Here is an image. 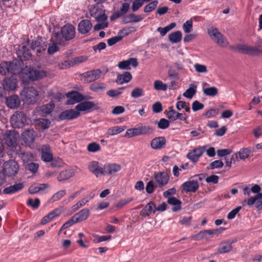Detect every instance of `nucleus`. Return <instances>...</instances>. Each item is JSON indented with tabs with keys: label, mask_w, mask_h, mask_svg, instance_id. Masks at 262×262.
Masks as SVG:
<instances>
[{
	"label": "nucleus",
	"mask_w": 262,
	"mask_h": 262,
	"mask_svg": "<svg viewBox=\"0 0 262 262\" xmlns=\"http://www.w3.org/2000/svg\"><path fill=\"white\" fill-rule=\"evenodd\" d=\"M10 122L13 128H21L27 123V117L23 112H16L10 118Z\"/></svg>",
	"instance_id": "obj_6"
},
{
	"label": "nucleus",
	"mask_w": 262,
	"mask_h": 262,
	"mask_svg": "<svg viewBox=\"0 0 262 262\" xmlns=\"http://www.w3.org/2000/svg\"><path fill=\"white\" fill-rule=\"evenodd\" d=\"M192 19L187 20L185 23L183 25V29L185 33H190L192 29Z\"/></svg>",
	"instance_id": "obj_55"
},
{
	"label": "nucleus",
	"mask_w": 262,
	"mask_h": 262,
	"mask_svg": "<svg viewBox=\"0 0 262 262\" xmlns=\"http://www.w3.org/2000/svg\"><path fill=\"white\" fill-rule=\"evenodd\" d=\"M66 96L69 98L67 101L66 104H73L77 102H81L83 100H87L92 99L91 96H84L76 91H72L68 93Z\"/></svg>",
	"instance_id": "obj_9"
},
{
	"label": "nucleus",
	"mask_w": 262,
	"mask_h": 262,
	"mask_svg": "<svg viewBox=\"0 0 262 262\" xmlns=\"http://www.w3.org/2000/svg\"><path fill=\"white\" fill-rule=\"evenodd\" d=\"M123 38L122 36H116L113 37L107 40V43L108 46H112L116 44L117 42L121 41Z\"/></svg>",
	"instance_id": "obj_62"
},
{
	"label": "nucleus",
	"mask_w": 262,
	"mask_h": 262,
	"mask_svg": "<svg viewBox=\"0 0 262 262\" xmlns=\"http://www.w3.org/2000/svg\"><path fill=\"white\" fill-rule=\"evenodd\" d=\"M80 113L76 110L70 109L61 112L59 115L60 120H70L76 119L80 116Z\"/></svg>",
	"instance_id": "obj_16"
},
{
	"label": "nucleus",
	"mask_w": 262,
	"mask_h": 262,
	"mask_svg": "<svg viewBox=\"0 0 262 262\" xmlns=\"http://www.w3.org/2000/svg\"><path fill=\"white\" fill-rule=\"evenodd\" d=\"M101 71L99 69H95L88 71L80 75L83 79L84 82L89 83L98 79L101 75Z\"/></svg>",
	"instance_id": "obj_11"
},
{
	"label": "nucleus",
	"mask_w": 262,
	"mask_h": 262,
	"mask_svg": "<svg viewBox=\"0 0 262 262\" xmlns=\"http://www.w3.org/2000/svg\"><path fill=\"white\" fill-rule=\"evenodd\" d=\"M60 214V211L59 209H55L47 215L45 216L41 220L40 224L41 225H45L47 223L51 222L54 217L58 216Z\"/></svg>",
	"instance_id": "obj_34"
},
{
	"label": "nucleus",
	"mask_w": 262,
	"mask_h": 262,
	"mask_svg": "<svg viewBox=\"0 0 262 262\" xmlns=\"http://www.w3.org/2000/svg\"><path fill=\"white\" fill-rule=\"evenodd\" d=\"M18 58L19 59L27 60L29 59L31 56V54L29 49L26 46H23L16 52Z\"/></svg>",
	"instance_id": "obj_28"
},
{
	"label": "nucleus",
	"mask_w": 262,
	"mask_h": 262,
	"mask_svg": "<svg viewBox=\"0 0 262 262\" xmlns=\"http://www.w3.org/2000/svg\"><path fill=\"white\" fill-rule=\"evenodd\" d=\"M90 211L88 209L84 208L76 213L74 216L76 222L78 223L82 222L87 219L90 215Z\"/></svg>",
	"instance_id": "obj_33"
},
{
	"label": "nucleus",
	"mask_w": 262,
	"mask_h": 262,
	"mask_svg": "<svg viewBox=\"0 0 262 262\" xmlns=\"http://www.w3.org/2000/svg\"><path fill=\"white\" fill-rule=\"evenodd\" d=\"M40 203V200L38 198H29L26 202L28 206L33 210H36L38 208Z\"/></svg>",
	"instance_id": "obj_37"
},
{
	"label": "nucleus",
	"mask_w": 262,
	"mask_h": 262,
	"mask_svg": "<svg viewBox=\"0 0 262 262\" xmlns=\"http://www.w3.org/2000/svg\"><path fill=\"white\" fill-rule=\"evenodd\" d=\"M3 89L4 91H12L14 90L17 85L16 79L13 76L9 78H6L3 82Z\"/></svg>",
	"instance_id": "obj_19"
},
{
	"label": "nucleus",
	"mask_w": 262,
	"mask_h": 262,
	"mask_svg": "<svg viewBox=\"0 0 262 262\" xmlns=\"http://www.w3.org/2000/svg\"><path fill=\"white\" fill-rule=\"evenodd\" d=\"M124 87L119 88L118 90H111L106 92L107 95L110 97H117L122 93Z\"/></svg>",
	"instance_id": "obj_57"
},
{
	"label": "nucleus",
	"mask_w": 262,
	"mask_h": 262,
	"mask_svg": "<svg viewBox=\"0 0 262 262\" xmlns=\"http://www.w3.org/2000/svg\"><path fill=\"white\" fill-rule=\"evenodd\" d=\"M154 87L156 90L158 91H166L167 89V85L166 84L163 83L161 80H156L154 83Z\"/></svg>",
	"instance_id": "obj_45"
},
{
	"label": "nucleus",
	"mask_w": 262,
	"mask_h": 262,
	"mask_svg": "<svg viewBox=\"0 0 262 262\" xmlns=\"http://www.w3.org/2000/svg\"><path fill=\"white\" fill-rule=\"evenodd\" d=\"M224 164L221 160H215L209 164L207 166L208 169H214L223 167Z\"/></svg>",
	"instance_id": "obj_47"
},
{
	"label": "nucleus",
	"mask_w": 262,
	"mask_h": 262,
	"mask_svg": "<svg viewBox=\"0 0 262 262\" xmlns=\"http://www.w3.org/2000/svg\"><path fill=\"white\" fill-rule=\"evenodd\" d=\"M196 85L190 84L189 88L183 93V96L187 98H192L196 93Z\"/></svg>",
	"instance_id": "obj_41"
},
{
	"label": "nucleus",
	"mask_w": 262,
	"mask_h": 262,
	"mask_svg": "<svg viewBox=\"0 0 262 262\" xmlns=\"http://www.w3.org/2000/svg\"><path fill=\"white\" fill-rule=\"evenodd\" d=\"M208 33L214 41L220 46L226 47L228 45V41L217 28L211 27L208 29Z\"/></svg>",
	"instance_id": "obj_4"
},
{
	"label": "nucleus",
	"mask_w": 262,
	"mask_h": 262,
	"mask_svg": "<svg viewBox=\"0 0 262 262\" xmlns=\"http://www.w3.org/2000/svg\"><path fill=\"white\" fill-rule=\"evenodd\" d=\"M166 145V139L164 137H158L154 138L150 142V146L152 149L159 150L164 148Z\"/></svg>",
	"instance_id": "obj_21"
},
{
	"label": "nucleus",
	"mask_w": 262,
	"mask_h": 262,
	"mask_svg": "<svg viewBox=\"0 0 262 262\" xmlns=\"http://www.w3.org/2000/svg\"><path fill=\"white\" fill-rule=\"evenodd\" d=\"M131 96L133 98H137L144 95V91L140 88H135L131 92Z\"/></svg>",
	"instance_id": "obj_54"
},
{
	"label": "nucleus",
	"mask_w": 262,
	"mask_h": 262,
	"mask_svg": "<svg viewBox=\"0 0 262 262\" xmlns=\"http://www.w3.org/2000/svg\"><path fill=\"white\" fill-rule=\"evenodd\" d=\"M93 108L94 110L99 109V107L97 106L94 102L92 101H85L84 102H81L75 107V110L79 112H89L90 110Z\"/></svg>",
	"instance_id": "obj_15"
},
{
	"label": "nucleus",
	"mask_w": 262,
	"mask_h": 262,
	"mask_svg": "<svg viewBox=\"0 0 262 262\" xmlns=\"http://www.w3.org/2000/svg\"><path fill=\"white\" fill-rule=\"evenodd\" d=\"M204 94L208 96H214L218 94V90L216 88L212 86L203 89Z\"/></svg>",
	"instance_id": "obj_43"
},
{
	"label": "nucleus",
	"mask_w": 262,
	"mask_h": 262,
	"mask_svg": "<svg viewBox=\"0 0 262 262\" xmlns=\"http://www.w3.org/2000/svg\"><path fill=\"white\" fill-rule=\"evenodd\" d=\"M19 170V166L17 163L13 160H10L5 162L3 166V171L8 177L15 176Z\"/></svg>",
	"instance_id": "obj_8"
},
{
	"label": "nucleus",
	"mask_w": 262,
	"mask_h": 262,
	"mask_svg": "<svg viewBox=\"0 0 262 262\" xmlns=\"http://www.w3.org/2000/svg\"><path fill=\"white\" fill-rule=\"evenodd\" d=\"M89 202V200L86 199V198H83L81 200H80L78 202H77L76 204L73 205L71 208V211L72 212H75L77 211L79 208L83 206L87 202Z\"/></svg>",
	"instance_id": "obj_49"
},
{
	"label": "nucleus",
	"mask_w": 262,
	"mask_h": 262,
	"mask_svg": "<svg viewBox=\"0 0 262 262\" xmlns=\"http://www.w3.org/2000/svg\"><path fill=\"white\" fill-rule=\"evenodd\" d=\"M35 139V132L33 129H26L21 134L23 144L27 146H29L33 144Z\"/></svg>",
	"instance_id": "obj_12"
},
{
	"label": "nucleus",
	"mask_w": 262,
	"mask_h": 262,
	"mask_svg": "<svg viewBox=\"0 0 262 262\" xmlns=\"http://www.w3.org/2000/svg\"><path fill=\"white\" fill-rule=\"evenodd\" d=\"M241 206H237L235 208L230 211L227 215V219L228 220L233 219L238 212L241 210Z\"/></svg>",
	"instance_id": "obj_58"
},
{
	"label": "nucleus",
	"mask_w": 262,
	"mask_h": 262,
	"mask_svg": "<svg viewBox=\"0 0 262 262\" xmlns=\"http://www.w3.org/2000/svg\"><path fill=\"white\" fill-rule=\"evenodd\" d=\"M75 223H77V222H76V220H75L74 217L72 216L62 226V227L60 228V230H63L64 229H67Z\"/></svg>",
	"instance_id": "obj_60"
},
{
	"label": "nucleus",
	"mask_w": 262,
	"mask_h": 262,
	"mask_svg": "<svg viewBox=\"0 0 262 262\" xmlns=\"http://www.w3.org/2000/svg\"><path fill=\"white\" fill-rule=\"evenodd\" d=\"M153 129L149 126H140L128 129L126 130L125 137L130 138L134 136L145 135L152 132Z\"/></svg>",
	"instance_id": "obj_7"
},
{
	"label": "nucleus",
	"mask_w": 262,
	"mask_h": 262,
	"mask_svg": "<svg viewBox=\"0 0 262 262\" xmlns=\"http://www.w3.org/2000/svg\"><path fill=\"white\" fill-rule=\"evenodd\" d=\"M9 69L8 62H2L0 64V74L2 75H6L7 73H10Z\"/></svg>",
	"instance_id": "obj_48"
},
{
	"label": "nucleus",
	"mask_w": 262,
	"mask_h": 262,
	"mask_svg": "<svg viewBox=\"0 0 262 262\" xmlns=\"http://www.w3.org/2000/svg\"><path fill=\"white\" fill-rule=\"evenodd\" d=\"M48 187L47 184H40L38 185H32L29 188V192L31 194L38 193L43 195L46 192V189Z\"/></svg>",
	"instance_id": "obj_23"
},
{
	"label": "nucleus",
	"mask_w": 262,
	"mask_h": 262,
	"mask_svg": "<svg viewBox=\"0 0 262 262\" xmlns=\"http://www.w3.org/2000/svg\"><path fill=\"white\" fill-rule=\"evenodd\" d=\"M10 73L13 75L21 74L22 75L24 69V62L21 59H14L12 61L8 62Z\"/></svg>",
	"instance_id": "obj_10"
},
{
	"label": "nucleus",
	"mask_w": 262,
	"mask_h": 262,
	"mask_svg": "<svg viewBox=\"0 0 262 262\" xmlns=\"http://www.w3.org/2000/svg\"><path fill=\"white\" fill-rule=\"evenodd\" d=\"M86 149L89 152H96L100 150L101 147L99 144L94 142L89 143Z\"/></svg>",
	"instance_id": "obj_44"
},
{
	"label": "nucleus",
	"mask_w": 262,
	"mask_h": 262,
	"mask_svg": "<svg viewBox=\"0 0 262 262\" xmlns=\"http://www.w3.org/2000/svg\"><path fill=\"white\" fill-rule=\"evenodd\" d=\"M170 110L167 112L166 113V116L167 118L170 120L174 121L176 120V117L178 113V112H176L174 110H173L172 108H169Z\"/></svg>",
	"instance_id": "obj_61"
},
{
	"label": "nucleus",
	"mask_w": 262,
	"mask_h": 262,
	"mask_svg": "<svg viewBox=\"0 0 262 262\" xmlns=\"http://www.w3.org/2000/svg\"><path fill=\"white\" fill-rule=\"evenodd\" d=\"M167 203L173 206L171 208L173 212L178 211L181 209L182 202L176 198H168Z\"/></svg>",
	"instance_id": "obj_36"
},
{
	"label": "nucleus",
	"mask_w": 262,
	"mask_h": 262,
	"mask_svg": "<svg viewBox=\"0 0 262 262\" xmlns=\"http://www.w3.org/2000/svg\"><path fill=\"white\" fill-rule=\"evenodd\" d=\"M217 230H204L200 231L198 234L192 236L191 238L196 240L208 239L209 238V235L215 234L217 232Z\"/></svg>",
	"instance_id": "obj_27"
},
{
	"label": "nucleus",
	"mask_w": 262,
	"mask_h": 262,
	"mask_svg": "<svg viewBox=\"0 0 262 262\" xmlns=\"http://www.w3.org/2000/svg\"><path fill=\"white\" fill-rule=\"evenodd\" d=\"M54 108V104L52 103H48L46 105H43L41 107V111L46 115L50 114Z\"/></svg>",
	"instance_id": "obj_56"
},
{
	"label": "nucleus",
	"mask_w": 262,
	"mask_h": 262,
	"mask_svg": "<svg viewBox=\"0 0 262 262\" xmlns=\"http://www.w3.org/2000/svg\"><path fill=\"white\" fill-rule=\"evenodd\" d=\"M129 8V4L128 3H123L119 10H118L113 13V14L110 17V19L111 20H115L116 19L124 15L128 12Z\"/></svg>",
	"instance_id": "obj_24"
},
{
	"label": "nucleus",
	"mask_w": 262,
	"mask_h": 262,
	"mask_svg": "<svg viewBox=\"0 0 262 262\" xmlns=\"http://www.w3.org/2000/svg\"><path fill=\"white\" fill-rule=\"evenodd\" d=\"M106 89L105 84L103 83L95 82L91 84L90 89L94 92H100Z\"/></svg>",
	"instance_id": "obj_40"
},
{
	"label": "nucleus",
	"mask_w": 262,
	"mask_h": 262,
	"mask_svg": "<svg viewBox=\"0 0 262 262\" xmlns=\"http://www.w3.org/2000/svg\"><path fill=\"white\" fill-rule=\"evenodd\" d=\"M154 178L159 187L166 185L169 180V174L165 171L155 172Z\"/></svg>",
	"instance_id": "obj_13"
},
{
	"label": "nucleus",
	"mask_w": 262,
	"mask_h": 262,
	"mask_svg": "<svg viewBox=\"0 0 262 262\" xmlns=\"http://www.w3.org/2000/svg\"><path fill=\"white\" fill-rule=\"evenodd\" d=\"M250 152H251V149L250 148H244L241 149L238 152H237V154L239 156L240 159L244 160V159L248 158L249 154Z\"/></svg>",
	"instance_id": "obj_46"
},
{
	"label": "nucleus",
	"mask_w": 262,
	"mask_h": 262,
	"mask_svg": "<svg viewBox=\"0 0 262 262\" xmlns=\"http://www.w3.org/2000/svg\"><path fill=\"white\" fill-rule=\"evenodd\" d=\"M158 4V2L157 1H154L150 2L148 5L145 6L144 11L145 13H148L152 11V10L156 9V8L157 7Z\"/></svg>",
	"instance_id": "obj_52"
},
{
	"label": "nucleus",
	"mask_w": 262,
	"mask_h": 262,
	"mask_svg": "<svg viewBox=\"0 0 262 262\" xmlns=\"http://www.w3.org/2000/svg\"><path fill=\"white\" fill-rule=\"evenodd\" d=\"M130 66L136 68L138 66L137 59L136 58H130L126 60H123L119 62L118 67L122 70H130Z\"/></svg>",
	"instance_id": "obj_18"
},
{
	"label": "nucleus",
	"mask_w": 262,
	"mask_h": 262,
	"mask_svg": "<svg viewBox=\"0 0 262 262\" xmlns=\"http://www.w3.org/2000/svg\"><path fill=\"white\" fill-rule=\"evenodd\" d=\"M90 13L91 16L95 18L97 22L105 21L107 19L103 6L101 4H97L94 6L90 10Z\"/></svg>",
	"instance_id": "obj_5"
},
{
	"label": "nucleus",
	"mask_w": 262,
	"mask_h": 262,
	"mask_svg": "<svg viewBox=\"0 0 262 262\" xmlns=\"http://www.w3.org/2000/svg\"><path fill=\"white\" fill-rule=\"evenodd\" d=\"M168 39L172 43H178L182 39V33L177 31L169 34Z\"/></svg>",
	"instance_id": "obj_39"
},
{
	"label": "nucleus",
	"mask_w": 262,
	"mask_h": 262,
	"mask_svg": "<svg viewBox=\"0 0 262 262\" xmlns=\"http://www.w3.org/2000/svg\"><path fill=\"white\" fill-rule=\"evenodd\" d=\"M179 72L174 67L170 66L168 71V75L171 80H178L179 79Z\"/></svg>",
	"instance_id": "obj_42"
},
{
	"label": "nucleus",
	"mask_w": 262,
	"mask_h": 262,
	"mask_svg": "<svg viewBox=\"0 0 262 262\" xmlns=\"http://www.w3.org/2000/svg\"><path fill=\"white\" fill-rule=\"evenodd\" d=\"M92 24L90 20L84 19L80 21L78 26V30L81 34H86L91 29Z\"/></svg>",
	"instance_id": "obj_25"
},
{
	"label": "nucleus",
	"mask_w": 262,
	"mask_h": 262,
	"mask_svg": "<svg viewBox=\"0 0 262 262\" xmlns=\"http://www.w3.org/2000/svg\"><path fill=\"white\" fill-rule=\"evenodd\" d=\"M46 76V72L43 70H35L32 68L26 67L21 75L23 82L28 83L30 81H33L41 79Z\"/></svg>",
	"instance_id": "obj_2"
},
{
	"label": "nucleus",
	"mask_w": 262,
	"mask_h": 262,
	"mask_svg": "<svg viewBox=\"0 0 262 262\" xmlns=\"http://www.w3.org/2000/svg\"><path fill=\"white\" fill-rule=\"evenodd\" d=\"M124 130V128L122 127L115 126L111 127L107 130V134L110 136H113L118 134Z\"/></svg>",
	"instance_id": "obj_51"
},
{
	"label": "nucleus",
	"mask_w": 262,
	"mask_h": 262,
	"mask_svg": "<svg viewBox=\"0 0 262 262\" xmlns=\"http://www.w3.org/2000/svg\"><path fill=\"white\" fill-rule=\"evenodd\" d=\"M24 187V185L22 183H15L5 188L3 192L6 194H11L21 190Z\"/></svg>",
	"instance_id": "obj_31"
},
{
	"label": "nucleus",
	"mask_w": 262,
	"mask_h": 262,
	"mask_svg": "<svg viewBox=\"0 0 262 262\" xmlns=\"http://www.w3.org/2000/svg\"><path fill=\"white\" fill-rule=\"evenodd\" d=\"M132 78V74L129 72H125L123 74H120L117 76L116 82L118 84H121L124 83L128 82Z\"/></svg>",
	"instance_id": "obj_35"
},
{
	"label": "nucleus",
	"mask_w": 262,
	"mask_h": 262,
	"mask_svg": "<svg viewBox=\"0 0 262 262\" xmlns=\"http://www.w3.org/2000/svg\"><path fill=\"white\" fill-rule=\"evenodd\" d=\"M144 2V0H135L132 7L133 11H137L143 5Z\"/></svg>",
	"instance_id": "obj_63"
},
{
	"label": "nucleus",
	"mask_w": 262,
	"mask_h": 262,
	"mask_svg": "<svg viewBox=\"0 0 262 262\" xmlns=\"http://www.w3.org/2000/svg\"><path fill=\"white\" fill-rule=\"evenodd\" d=\"M262 189L261 187L258 184L253 185L250 188L248 186H245L243 188V194L244 195L249 196L251 193L256 194L255 196H262V193L260 192Z\"/></svg>",
	"instance_id": "obj_17"
},
{
	"label": "nucleus",
	"mask_w": 262,
	"mask_h": 262,
	"mask_svg": "<svg viewBox=\"0 0 262 262\" xmlns=\"http://www.w3.org/2000/svg\"><path fill=\"white\" fill-rule=\"evenodd\" d=\"M41 160L46 162H49L53 158V154L49 145L45 144L41 148Z\"/></svg>",
	"instance_id": "obj_22"
},
{
	"label": "nucleus",
	"mask_w": 262,
	"mask_h": 262,
	"mask_svg": "<svg viewBox=\"0 0 262 262\" xmlns=\"http://www.w3.org/2000/svg\"><path fill=\"white\" fill-rule=\"evenodd\" d=\"M20 95L23 101L27 104L35 103L38 95L37 90L33 87L24 88Z\"/></svg>",
	"instance_id": "obj_3"
},
{
	"label": "nucleus",
	"mask_w": 262,
	"mask_h": 262,
	"mask_svg": "<svg viewBox=\"0 0 262 262\" xmlns=\"http://www.w3.org/2000/svg\"><path fill=\"white\" fill-rule=\"evenodd\" d=\"M88 168L96 177H98L99 174H103V168L99 166L97 161L91 162L89 164Z\"/></svg>",
	"instance_id": "obj_30"
},
{
	"label": "nucleus",
	"mask_w": 262,
	"mask_h": 262,
	"mask_svg": "<svg viewBox=\"0 0 262 262\" xmlns=\"http://www.w3.org/2000/svg\"><path fill=\"white\" fill-rule=\"evenodd\" d=\"M182 187L186 192H195L199 188V184L196 181H188L183 184Z\"/></svg>",
	"instance_id": "obj_29"
},
{
	"label": "nucleus",
	"mask_w": 262,
	"mask_h": 262,
	"mask_svg": "<svg viewBox=\"0 0 262 262\" xmlns=\"http://www.w3.org/2000/svg\"><path fill=\"white\" fill-rule=\"evenodd\" d=\"M232 249V243L223 242L221 243L217 249L219 253H225L229 252Z\"/></svg>",
	"instance_id": "obj_38"
},
{
	"label": "nucleus",
	"mask_w": 262,
	"mask_h": 262,
	"mask_svg": "<svg viewBox=\"0 0 262 262\" xmlns=\"http://www.w3.org/2000/svg\"><path fill=\"white\" fill-rule=\"evenodd\" d=\"M245 202L249 207L254 206L259 210L262 209V198H249Z\"/></svg>",
	"instance_id": "obj_32"
},
{
	"label": "nucleus",
	"mask_w": 262,
	"mask_h": 262,
	"mask_svg": "<svg viewBox=\"0 0 262 262\" xmlns=\"http://www.w3.org/2000/svg\"><path fill=\"white\" fill-rule=\"evenodd\" d=\"M75 30L74 27L70 24L65 25L61 28L60 32H55L53 34V42L58 45H62L64 41H68L74 37Z\"/></svg>",
	"instance_id": "obj_1"
},
{
	"label": "nucleus",
	"mask_w": 262,
	"mask_h": 262,
	"mask_svg": "<svg viewBox=\"0 0 262 262\" xmlns=\"http://www.w3.org/2000/svg\"><path fill=\"white\" fill-rule=\"evenodd\" d=\"M71 172L69 170H64L61 171L58 176V180L59 181H64L71 178Z\"/></svg>",
	"instance_id": "obj_53"
},
{
	"label": "nucleus",
	"mask_w": 262,
	"mask_h": 262,
	"mask_svg": "<svg viewBox=\"0 0 262 262\" xmlns=\"http://www.w3.org/2000/svg\"><path fill=\"white\" fill-rule=\"evenodd\" d=\"M121 167L119 164L116 163L106 164L103 167V175L112 174L121 170Z\"/></svg>",
	"instance_id": "obj_20"
},
{
	"label": "nucleus",
	"mask_w": 262,
	"mask_h": 262,
	"mask_svg": "<svg viewBox=\"0 0 262 262\" xmlns=\"http://www.w3.org/2000/svg\"><path fill=\"white\" fill-rule=\"evenodd\" d=\"M262 54V50L256 47L249 46L247 54L251 56H256Z\"/></svg>",
	"instance_id": "obj_50"
},
{
	"label": "nucleus",
	"mask_w": 262,
	"mask_h": 262,
	"mask_svg": "<svg viewBox=\"0 0 262 262\" xmlns=\"http://www.w3.org/2000/svg\"><path fill=\"white\" fill-rule=\"evenodd\" d=\"M5 99L6 105L10 108H16L20 105V100L17 95H12Z\"/></svg>",
	"instance_id": "obj_26"
},
{
	"label": "nucleus",
	"mask_w": 262,
	"mask_h": 262,
	"mask_svg": "<svg viewBox=\"0 0 262 262\" xmlns=\"http://www.w3.org/2000/svg\"><path fill=\"white\" fill-rule=\"evenodd\" d=\"M26 168L32 173H36L38 168V164L35 163H30L27 164Z\"/></svg>",
	"instance_id": "obj_64"
},
{
	"label": "nucleus",
	"mask_w": 262,
	"mask_h": 262,
	"mask_svg": "<svg viewBox=\"0 0 262 262\" xmlns=\"http://www.w3.org/2000/svg\"><path fill=\"white\" fill-rule=\"evenodd\" d=\"M18 136V134L15 130H7L4 138L8 146H14L16 143Z\"/></svg>",
	"instance_id": "obj_14"
},
{
	"label": "nucleus",
	"mask_w": 262,
	"mask_h": 262,
	"mask_svg": "<svg viewBox=\"0 0 262 262\" xmlns=\"http://www.w3.org/2000/svg\"><path fill=\"white\" fill-rule=\"evenodd\" d=\"M169 126V122L166 119H161L158 124L159 128L164 129L168 127Z\"/></svg>",
	"instance_id": "obj_59"
}]
</instances>
